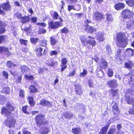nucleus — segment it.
<instances>
[{
	"label": "nucleus",
	"instance_id": "f257e3e1",
	"mask_svg": "<svg viewBox=\"0 0 134 134\" xmlns=\"http://www.w3.org/2000/svg\"><path fill=\"white\" fill-rule=\"evenodd\" d=\"M53 19L56 20L59 19L60 21H54L53 20H51L48 22V28L51 29H56L59 28L60 27L63 26L62 22L63 20L62 18L59 16L58 13L55 11H54L52 16Z\"/></svg>",
	"mask_w": 134,
	"mask_h": 134
},
{
	"label": "nucleus",
	"instance_id": "f03ea898",
	"mask_svg": "<svg viewBox=\"0 0 134 134\" xmlns=\"http://www.w3.org/2000/svg\"><path fill=\"white\" fill-rule=\"evenodd\" d=\"M87 38L83 35H82L80 37V40L83 46L87 47L88 49H91V47H93L96 44V42L94 40L95 38L91 36H88Z\"/></svg>",
	"mask_w": 134,
	"mask_h": 134
},
{
	"label": "nucleus",
	"instance_id": "7ed1b4c3",
	"mask_svg": "<svg viewBox=\"0 0 134 134\" xmlns=\"http://www.w3.org/2000/svg\"><path fill=\"white\" fill-rule=\"evenodd\" d=\"M116 44L119 48H125L127 44V38L124 32H120L116 34Z\"/></svg>",
	"mask_w": 134,
	"mask_h": 134
},
{
	"label": "nucleus",
	"instance_id": "20e7f679",
	"mask_svg": "<svg viewBox=\"0 0 134 134\" xmlns=\"http://www.w3.org/2000/svg\"><path fill=\"white\" fill-rule=\"evenodd\" d=\"M6 106L7 108L4 107L1 108V113L2 115L6 116L7 118H8L11 114L12 112L14 111L15 108L9 102L6 103Z\"/></svg>",
	"mask_w": 134,
	"mask_h": 134
},
{
	"label": "nucleus",
	"instance_id": "39448f33",
	"mask_svg": "<svg viewBox=\"0 0 134 134\" xmlns=\"http://www.w3.org/2000/svg\"><path fill=\"white\" fill-rule=\"evenodd\" d=\"M6 106L7 108L4 107L1 108V113L2 115L6 116L7 118H8L11 114L12 112L14 111L15 108L9 102L6 103Z\"/></svg>",
	"mask_w": 134,
	"mask_h": 134
},
{
	"label": "nucleus",
	"instance_id": "423d86ee",
	"mask_svg": "<svg viewBox=\"0 0 134 134\" xmlns=\"http://www.w3.org/2000/svg\"><path fill=\"white\" fill-rule=\"evenodd\" d=\"M45 117L44 115L41 114L35 116L34 120L37 126L40 127L42 125H47L48 124V121L45 120Z\"/></svg>",
	"mask_w": 134,
	"mask_h": 134
},
{
	"label": "nucleus",
	"instance_id": "0eeeda50",
	"mask_svg": "<svg viewBox=\"0 0 134 134\" xmlns=\"http://www.w3.org/2000/svg\"><path fill=\"white\" fill-rule=\"evenodd\" d=\"M133 12L128 9H125L122 11L121 14L123 19V21L125 22V19H130L132 18L134 15Z\"/></svg>",
	"mask_w": 134,
	"mask_h": 134
},
{
	"label": "nucleus",
	"instance_id": "6e6552de",
	"mask_svg": "<svg viewBox=\"0 0 134 134\" xmlns=\"http://www.w3.org/2000/svg\"><path fill=\"white\" fill-rule=\"evenodd\" d=\"M126 77L124 78V80L127 81L130 85H134V70L132 69L127 74L125 75Z\"/></svg>",
	"mask_w": 134,
	"mask_h": 134
},
{
	"label": "nucleus",
	"instance_id": "1a4fd4ad",
	"mask_svg": "<svg viewBox=\"0 0 134 134\" xmlns=\"http://www.w3.org/2000/svg\"><path fill=\"white\" fill-rule=\"evenodd\" d=\"M11 9V6L9 2L7 1L5 3H4L0 5V14L4 15L5 13L4 10L9 11Z\"/></svg>",
	"mask_w": 134,
	"mask_h": 134
},
{
	"label": "nucleus",
	"instance_id": "9d476101",
	"mask_svg": "<svg viewBox=\"0 0 134 134\" xmlns=\"http://www.w3.org/2000/svg\"><path fill=\"white\" fill-rule=\"evenodd\" d=\"M113 104L112 105V111L113 114L115 116H117L119 114L120 112L118 105L116 102H113V100L111 103V104Z\"/></svg>",
	"mask_w": 134,
	"mask_h": 134
},
{
	"label": "nucleus",
	"instance_id": "9b49d317",
	"mask_svg": "<svg viewBox=\"0 0 134 134\" xmlns=\"http://www.w3.org/2000/svg\"><path fill=\"white\" fill-rule=\"evenodd\" d=\"M93 17L95 20L100 21L104 19V15L103 13L97 11L94 13Z\"/></svg>",
	"mask_w": 134,
	"mask_h": 134
},
{
	"label": "nucleus",
	"instance_id": "f8f14e48",
	"mask_svg": "<svg viewBox=\"0 0 134 134\" xmlns=\"http://www.w3.org/2000/svg\"><path fill=\"white\" fill-rule=\"evenodd\" d=\"M16 123V120L13 118L9 120L7 119L4 121L5 125L9 128L14 127Z\"/></svg>",
	"mask_w": 134,
	"mask_h": 134
},
{
	"label": "nucleus",
	"instance_id": "ddd939ff",
	"mask_svg": "<svg viewBox=\"0 0 134 134\" xmlns=\"http://www.w3.org/2000/svg\"><path fill=\"white\" fill-rule=\"evenodd\" d=\"M84 26L85 31L88 33L92 34L94 32L96 31L97 30V29L94 27L92 26L87 25H84Z\"/></svg>",
	"mask_w": 134,
	"mask_h": 134
},
{
	"label": "nucleus",
	"instance_id": "4468645a",
	"mask_svg": "<svg viewBox=\"0 0 134 134\" xmlns=\"http://www.w3.org/2000/svg\"><path fill=\"white\" fill-rule=\"evenodd\" d=\"M67 63L68 60L66 58H63L61 59V63L60 65L61 67V72L63 71L67 68Z\"/></svg>",
	"mask_w": 134,
	"mask_h": 134
},
{
	"label": "nucleus",
	"instance_id": "2eb2a0df",
	"mask_svg": "<svg viewBox=\"0 0 134 134\" xmlns=\"http://www.w3.org/2000/svg\"><path fill=\"white\" fill-rule=\"evenodd\" d=\"M107 84L111 88H115L118 86L117 80L115 79H113L108 81Z\"/></svg>",
	"mask_w": 134,
	"mask_h": 134
},
{
	"label": "nucleus",
	"instance_id": "dca6fc26",
	"mask_svg": "<svg viewBox=\"0 0 134 134\" xmlns=\"http://www.w3.org/2000/svg\"><path fill=\"white\" fill-rule=\"evenodd\" d=\"M75 87V93L77 95L80 96L83 94V92L82 90L81 86L79 84H75L74 85Z\"/></svg>",
	"mask_w": 134,
	"mask_h": 134
},
{
	"label": "nucleus",
	"instance_id": "f3484780",
	"mask_svg": "<svg viewBox=\"0 0 134 134\" xmlns=\"http://www.w3.org/2000/svg\"><path fill=\"white\" fill-rule=\"evenodd\" d=\"M108 92H109V93L112 95V97L113 99H115V97H116V99H118L119 98L118 89H114L111 88L109 90Z\"/></svg>",
	"mask_w": 134,
	"mask_h": 134
},
{
	"label": "nucleus",
	"instance_id": "a211bd4d",
	"mask_svg": "<svg viewBox=\"0 0 134 134\" xmlns=\"http://www.w3.org/2000/svg\"><path fill=\"white\" fill-rule=\"evenodd\" d=\"M43 51V48L41 47L37 46L34 50L37 57H40L43 55L42 52Z\"/></svg>",
	"mask_w": 134,
	"mask_h": 134
},
{
	"label": "nucleus",
	"instance_id": "6ab92c4d",
	"mask_svg": "<svg viewBox=\"0 0 134 134\" xmlns=\"http://www.w3.org/2000/svg\"><path fill=\"white\" fill-rule=\"evenodd\" d=\"M4 52L5 53L7 57H9L11 54L7 48L4 46H0V53L2 54Z\"/></svg>",
	"mask_w": 134,
	"mask_h": 134
},
{
	"label": "nucleus",
	"instance_id": "aec40b11",
	"mask_svg": "<svg viewBox=\"0 0 134 134\" xmlns=\"http://www.w3.org/2000/svg\"><path fill=\"white\" fill-rule=\"evenodd\" d=\"M99 66L100 68L105 69L108 66V63L105 59L103 58L101 59V61L99 63Z\"/></svg>",
	"mask_w": 134,
	"mask_h": 134
},
{
	"label": "nucleus",
	"instance_id": "412c9836",
	"mask_svg": "<svg viewBox=\"0 0 134 134\" xmlns=\"http://www.w3.org/2000/svg\"><path fill=\"white\" fill-rule=\"evenodd\" d=\"M115 9L117 10H120L124 9L125 7V4L121 2H119L114 5Z\"/></svg>",
	"mask_w": 134,
	"mask_h": 134
},
{
	"label": "nucleus",
	"instance_id": "4be33fe9",
	"mask_svg": "<svg viewBox=\"0 0 134 134\" xmlns=\"http://www.w3.org/2000/svg\"><path fill=\"white\" fill-rule=\"evenodd\" d=\"M39 104L43 106H48L49 107L52 105V103L49 101H47L44 99L41 100Z\"/></svg>",
	"mask_w": 134,
	"mask_h": 134
},
{
	"label": "nucleus",
	"instance_id": "5701e85b",
	"mask_svg": "<svg viewBox=\"0 0 134 134\" xmlns=\"http://www.w3.org/2000/svg\"><path fill=\"white\" fill-rule=\"evenodd\" d=\"M121 53L122 49L120 48L118 49L116 51V54L115 56V58L116 60H122L121 58Z\"/></svg>",
	"mask_w": 134,
	"mask_h": 134
},
{
	"label": "nucleus",
	"instance_id": "b1692460",
	"mask_svg": "<svg viewBox=\"0 0 134 134\" xmlns=\"http://www.w3.org/2000/svg\"><path fill=\"white\" fill-rule=\"evenodd\" d=\"M27 99L30 107H34L35 104V102L34 100L33 97L28 96L27 98Z\"/></svg>",
	"mask_w": 134,
	"mask_h": 134
},
{
	"label": "nucleus",
	"instance_id": "393cba45",
	"mask_svg": "<svg viewBox=\"0 0 134 134\" xmlns=\"http://www.w3.org/2000/svg\"><path fill=\"white\" fill-rule=\"evenodd\" d=\"M133 65L132 62L130 60H129L127 62H125L124 63V67L126 69H131Z\"/></svg>",
	"mask_w": 134,
	"mask_h": 134
},
{
	"label": "nucleus",
	"instance_id": "a878e982",
	"mask_svg": "<svg viewBox=\"0 0 134 134\" xmlns=\"http://www.w3.org/2000/svg\"><path fill=\"white\" fill-rule=\"evenodd\" d=\"M109 126V124L102 127L100 129L99 134H106L107 130Z\"/></svg>",
	"mask_w": 134,
	"mask_h": 134
},
{
	"label": "nucleus",
	"instance_id": "bb28decb",
	"mask_svg": "<svg viewBox=\"0 0 134 134\" xmlns=\"http://www.w3.org/2000/svg\"><path fill=\"white\" fill-rule=\"evenodd\" d=\"M30 20V18L29 16L25 15L22 16L20 21L22 24H24L29 23Z\"/></svg>",
	"mask_w": 134,
	"mask_h": 134
},
{
	"label": "nucleus",
	"instance_id": "cd10ccee",
	"mask_svg": "<svg viewBox=\"0 0 134 134\" xmlns=\"http://www.w3.org/2000/svg\"><path fill=\"white\" fill-rule=\"evenodd\" d=\"M29 89L30 93H35L38 92V90L35 86L33 85H31L29 87Z\"/></svg>",
	"mask_w": 134,
	"mask_h": 134
},
{
	"label": "nucleus",
	"instance_id": "c85d7f7f",
	"mask_svg": "<svg viewBox=\"0 0 134 134\" xmlns=\"http://www.w3.org/2000/svg\"><path fill=\"white\" fill-rule=\"evenodd\" d=\"M134 50L131 48L126 49L125 50L126 55L129 57L132 56L134 55Z\"/></svg>",
	"mask_w": 134,
	"mask_h": 134
},
{
	"label": "nucleus",
	"instance_id": "c756f323",
	"mask_svg": "<svg viewBox=\"0 0 134 134\" xmlns=\"http://www.w3.org/2000/svg\"><path fill=\"white\" fill-rule=\"evenodd\" d=\"M62 116L66 119H70L72 118L73 115L69 111H66L63 113Z\"/></svg>",
	"mask_w": 134,
	"mask_h": 134
},
{
	"label": "nucleus",
	"instance_id": "7c9ffc66",
	"mask_svg": "<svg viewBox=\"0 0 134 134\" xmlns=\"http://www.w3.org/2000/svg\"><path fill=\"white\" fill-rule=\"evenodd\" d=\"M71 132L73 134H81V129L79 127H76L72 129Z\"/></svg>",
	"mask_w": 134,
	"mask_h": 134
},
{
	"label": "nucleus",
	"instance_id": "2f4dec72",
	"mask_svg": "<svg viewBox=\"0 0 134 134\" xmlns=\"http://www.w3.org/2000/svg\"><path fill=\"white\" fill-rule=\"evenodd\" d=\"M111 127L108 131L107 134H114L115 133L116 129L115 125H113Z\"/></svg>",
	"mask_w": 134,
	"mask_h": 134
},
{
	"label": "nucleus",
	"instance_id": "473e14b6",
	"mask_svg": "<svg viewBox=\"0 0 134 134\" xmlns=\"http://www.w3.org/2000/svg\"><path fill=\"white\" fill-rule=\"evenodd\" d=\"M6 65L7 67L10 68H11L17 66L16 64L13 63L10 60L7 61Z\"/></svg>",
	"mask_w": 134,
	"mask_h": 134
},
{
	"label": "nucleus",
	"instance_id": "72a5a7b5",
	"mask_svg": "<svg viewBox=\"0 0 134 134\" xmlns=\"http://www.w3.org/2000/svg\"><path fill=\"white\" fill-rule=\"evenodd\" d=\"M126 27L127 28H130L132 26L134 25V21L132 20H130L126 22Z\"/></svg>",
	"mask_w": 134,
	"mask_h": 134
},
{
	"label": "nucleus",
	"instance_id": "f704fd0d",
	"mask_svg": "<svg viewBox=\"0 0 134 134\" xmlns=\"http://www.w3.org/2000/svg\"><path fill=\"white\" fill-rule=\"evenodd\" d=\"M97 40L99 42L103 41L104 38L103 37V34L101 33H98V35L97 36Z\"/></svg>",
	"mask_w": 134,
	"mask_h": 134
},
{
	"label": "nucleus",
	"instance_id": "c9c22d12",
	"mask_svg": "<svg viewBox=\"0 0 134 134\" xmlns=\"http://www.w3.org/2000/svg\"><path fill=\"white\" fill-rule=\"evenodd\" d=\"M39 45L41 47H44L46 48L47 45V40L43 39L40 41H39Z\"/></svg>",
	"mask_w": 134,
	"mask_h": 134
},
{
	"label": "nucleus",
	"instance_id": "e433bc0d",
	"mask_svg": "<svg viewBox=\"0 0 134 134\" xmlns=\"http://www.w3.org/2000/svg\"><path fill=\"white\" fill-rule=\"evenodd\" d=\"M43 128V130L40 132L41 134H47L50 131L49 129L47 127L44 126Z\"/></svg>",
	"mask_w": 134,
	"mask_h": 134
},
{
	"label": "nucleus",
	"instance_id": "4c0bfd02",
	"mask_svg": "<svg viewBox=\"0 0 134 134\" xmlns=\"http://www.w3.org/2000/svg\"><path fill=\"white\" fill-rule=\"evenodd\" d=\"M20 69L23 73L26 72L29 69L27 66L25 65H21Z\"/></svg>",
	"mask_w": 134,
	"mask_h": 134
},
{
	"label": "nucleus",
	"instance_id": "58836bf2",
	"mask_svg": "<svg viewBox=\"0 0 134 134\" xmlns=\"http://www.w3.org/2000/svg\"><path fill=\"white\" fill-rule=\"evenodd\" d=\"M2 91L6 94H9L10 93V88L8 87H3Z\"/></svg>",
	"mask_w": 134,
	"mask_h": 134
},
{
	"label": "nucleus",
	"instance_id": "ea45409f",
	"mask_svg": "<svg viewBox=\"0 0 134 134\" xmlns=\"http://www.w3.org/2000/svg\"><path fill=\"white\" fill-rule=\"evenodd\" d=\"M50 42L51 44L54 46L58 42V41L57 40H56L53 37H50Z\"/></svg>",
	"mask_w": 134,
	"mask_h": 134
},
{
	"label": "nucleus",
	"instance_id": "a19ab883",
	"mask_svg": "<svg viewBox=\"0 0 134 134\" xmlns=\"http://www.w3.org/2000/svg\"><path fill=\"white\" fill-rule=\"evenodd\" d=\"M106 20L109 22H112L113 20V19L112 17V15L111 14L106 13Z\"/></svg>",
	"mask_w": 134,
	"mask_h": 134
},
{
	"label": "nucleus",
	"instance_id": "79ce46f5",
	"mask_svg": "<svg viewBox=\"0 0 134 134\" xmlns=\"http://www.w3.org/2000/svg\"><path fill=\"white\" fill-rule=\"evenodd\" d=\"M125 99L127 101V103L129 104H132V103H133L134 102V99H133V98H130L129 96L126 97Z\"/></svg>",
	"mask_w": 134,
	"mask_h": 134
},
{
	"label": "nucleus",
	"instance_id": "37998d69",
	"mask_svg": "<svg viewBox=\"0 0 134 134\" xmlns=\"http://www.w3.org/2000/svg\"><path fill=\"white\" fill-rule=\"evenodd\" d=\"M19 96L20 98H24L25 97V94L24 90L23 89L19 90Z\"/></svg>",
	"mask_w": 134,
	"mask_h": 134
},
{
	"label": "nucleus",
	"instance_id": "c03bdc74",
	"mask_svg": "<svg viewBox=\"0 0 134 134\" xmlns=\"http://www.w3.org/2000/svg\"><path fill=\"white\" fill-rule=\"evenodd\" d=\"M60 32L61 33L67 34L69 32L68 29L66 27H65L60 30Z\"/></svg>",
	"mask_w": 134,
	"mask_h": 134
},
{
	"label": "nucleus",
	"instance_id": "a18cd8bd",
	"mask_svg": "<svg viewBox=\"0 0 134 134\" xmlns=\"http://www.w3.org/2000/svg\"><path fill=\"white\" fill-rule=\"evenodd\" d=\"M28 106L27 105H25L22 107V111L25 114H29V113L27 111V108Z\"/></svg>",
	"mask_w": 134,
	"mask_h": 134
},
{
	"label": "nucleus",
	"instance_id": "49530a36",
	"mask_svg": "<svg viewBox=\"0 0 134 134\" xmlns=\"http://www.w3.org/2000/svg\"><path fill=\"white\" fill-rule=\"evenodd\" d=\"M107 73L108 76L110 77H112L113 75V70L110 68H108Z\"/></svg>",
	"mask_w": 134,
	"mask_h": 134
},
{
	"label": "nucleus",
	"instance_id": "de8ad7c7",
	"mask_svg": "<svg viewBox=\"0 0 134 134\" xmlns=\"http://www.w3.org/2000/svg\"><path fill=\"white\" fill-rule=\"evenodd\" d=\"M126 4L131 7L134 6V0H128L126 1Z\"/></svg>",
	"mask_w": 134,
	"mask_h": 134
},
{
	"label": "nucleus",
	"instance_id": "09e8293b",
	"mask_svg": "<svg viewBox=\"0 0 134 134\" xmlns=\"http://www.w3.org/2000/svg\"><path fill=\"white\" fill-rule=\"evenodd\" d=\"M76 73V69H74L72 71L70 72L67 75V76L68 77H73L75 74Z\"/></svg>",
	"mask_w": 134,
	"mask_h": 134
},
{
	"label": "nucleus",
	"instance_id": "8fccbe9b",
	"mask_svg": "<svg viewBox=\"0 0 134 134\" xmlns=\"http://www.w3.org/2000/svg\"><path fill=\"white\" fill-rule=\"evenodd\" d=\"M88 83L90 87L93 88L94 87V85L92 79H90L88 80Z\"/></svg>",
	"mask_w": 134,
	"mask_h": 134
},
{
	"label": "nucleus",
	"instance_id": "3c124183",
	"mask_svg": "<svg viewBox=\"0 0 134 134\" xmlns=\"http://www.w3.org/2000/svg\"><path fill=\"white\" fill-rule=\"evenodd\" d=\"M67 10L69 12L71 10H76L77 11H78L79 10V9L77 10L76 9L74 8V6L70 5H68Z\"/></svg>",
	"mask_w": 134,
	"mask_h": 134
},
{
	"label": "nucleus",
	"instance_id": "603ef678",
	"mask_svg": "<svg viewBox=\"0 0 134 134\" xmlns=\"http://www.w3.org/2000/svg\"><path fill=\"white\" fill-rule=\"evenodd\" d=\"M38 40L39 39L37 38L32 37L30 38V40L31 43L34 44L36 43L38 41Z\"/></svg>",
	"mask_w": 134,
	"mask_h": 134
},
{
	"label": "nucleus",
	"instance_id": "864d4df0",
	"mask_svg": "<svg viewBox=\"0 0 134 134\" xmlns=\"http://www.w3.org/2000/svg\"><path fill=\"white\" fill-rule=\"evenodd\" d=\"M105 48L108 54H109L111 53L112 50L111 48L109 45L108 44L107 45Z\"/></svg>",
	"mask_w": 134,
	"mask_h": 134
},
{
	"label": "nucleus",
	"instance_id": "5fc2aeb1",
	"mask_svg": "<svg viewBox=\"0 0 134 134\" xmlns=\"http://www.w3.org/2000/svg\"><path fill=\"white\" fill-rule=\"evenodd\" d=\"M14 15L18 19H20V20L23 16L22 14L21 13L19 12L15 13H14Z\"/></svg>",
	"mask_w": 134,
	"mask_h": 134
},
{
	"label": "nucleus",
	"instance_id": "6e6d98bb",
	"mask_svg": "<svg viewBox=\"0 0 134 134\" xmlns=\"http://www.w3.org/2000/svg\"><path fill=\"white\" fill-rule=\"evenodd\" d=\"M25 78L27 80H32L34 79V76L32 75L29 76L25 75L24 76Z\"/></svg>",
	"mask_w": 134,
	"mask_h": 134
},
{
	"label": "nucleus",
	"instance_id": "4d7b16f0",
	"mask_svg": "<svg viewBox=\"0 0 134 134\" xmlns=\"http://www.w3.org/2000/svg\"><path fill=\"white\" fill-rule=\"evenodd\" d=\"M31 27V25H30L28 27L25 28L23 30H24L25 32L30 33L31 32L32 30Z\"/></svg>",
	"mask_w": 134,
	"mask_h": 134
},
{
	"label": "nucleus",
	"instance_id": "13d9d810",
	"mask_svg": "<svg viewBox=\"0 0 134 134\" xmlns=\"http://www.w3.org/2000/svg\"><path fill=\"white\" fill-rule=\"evenodd\" d=\"M87 73V71L85 69H83L82 72L80 73L79 75L80 77H82L86 76Z\"/></svg>",
	"mask_w": 134,
	"mask_h": 134
},
{
	"label": "nucleus",
	"instance_id": "bf43d9fd",
	"mask_svg": "<svg viewBox=\"0 0 134 134\" xmlns=\"http://www.w3.org/2000/svg\"><path fill=\"white\" fill-rule=\"evenodd\" d=\"M19 42L21 44L26 45L27 44V41L26 40L20 39H19Z\"/></svg>",
	"mask_w": 134,
	"mask_h": 134
},
{
	"label": "nucleus",
	"instance_id": "052dcab7",
	"mask_svg": "<svg viewBox=\"0 0 134 134\" xmlns=\"http://www.w3.org/2000/svg\"><path fill=\"white\" fill-rule=\"evenodd\" d=\"M132 108H130L129 111V114L132 115L134 114V102L132 104Z\"/></svg>",
	"mask_w": 134,
	"mask_h": 134
},
{
	"label": "nucleus",
	"instance_id": "680f3d73",
	"mask_svg": "<svg viewBox=\"0 0 134 134\" xmlns=\"http://www.w3.org/2000/svg\"><path fill=\"white\" fill-rule=\"evenodd\" d=\"M6 37V36L5 35H2L0 36V43L5 40Z\"/></svg>",
	"mask_w": 134,
	"mask_h": 134
},
{
	"label": "nucleus",
	"instance_id": "e2e57ef3",
	"mask_svg": "<svg viewBox=\"0 0 134 134\" xmlns=\"http://www.w3.org/2000/svg\"><path fill=\"white\" fill-rule=\"evenodd\" d=\"M22 79V75L21 74L20 76L18 77L16 80V83H21Z\"/></svg>",
	"mask_w": 134,
	"mask_h": 134
},
{
	"label": "nucleus",
	"instance_id": "0e129e2a",
	"mask_svg": "<svg viewBox=\"0 0 134 134\" xmlns=\"http://www.w3.org/2000/svg\"><path fill=\"white\" fill-rule=\"evenodd\" d=\"M37 20V18L36 17H32L31 18V22L32 23H36Z\"/></svg>",
	"mask_w": 134,
	"mask_h": 134
},
{
	"label": "nucleus",
	"instance_id": "69168bd1",
	"mask_svg": "<svg viewBox=\"0 0 134 134\" xmlns=\"http://www.w3.org/2000/svg\"><path fill=\"white\" fill-rule=\"evenodd\" d=\"M2 74L4 77L5 79H8V74L7 72L5 71H2Z\"/></svg>",
	"mask_w": 134,
	"mask_h": 134
},
{
	"label": "nucleus",
	"instance_id": "338daca9",
	"mask_svg": "<svg viewBox=\"0 0 134 134\" xmlns=\"http://www.w3.org/2000/svg\"><path fill=\"white\" fill-rule=\"evenodd\" d=\"M36 24L38 25L42 26L43 27H45L47 26L46 24L44 22H43V23H37Z\"/></svg>",
	"mask_w": 134,
	"mask_h": 134
},
{
	"label": "nucleus",
	"instance_id": "774afa93",
	"mask_svg": "<svg viewBox=\"0 0 134 134\" xmlns=\"http://www.w3.org/2000/svg\"><path fill=\"white\" fill-rule=\"evenodd\" d=\"M58 54L57 52L55 51H53L51 52L50 53V55L51 56H53V55H56Z\"/></svg>",
	"mask_w": 134,
	"mask_h": 134
}]
</instances>
